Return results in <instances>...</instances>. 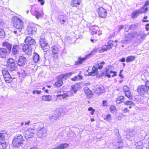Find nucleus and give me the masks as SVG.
<instances>
[{"label":"nucleus","mask_w":149,"mask_h":149,"mask_svg":"<svg viewBox=\"0 0 149 149\" xmlns=\"http://www.w3.org/2000/svg\"><path fill=\"white\" fill-rule=\"evenodd\" d=\"M2 46L6 48H0V58H5L10 53L12 45L8 42H4L2 43Z\"/></svg>","instance_id":"f257e3e1"},{"label":"nucleus","mask_w":149,"mask_h":149,"mask_svg":"<svg viewBox=\"0 0 149 149\" xmlns=\"http://www.w3.org/2000/svg\"><path fill=\"white\" fill-rule=\"evenodd\" d=\"M90 31L91 34L92 36L90 40L93 43L94 41L96 40V37L95 36H94V35L97 34L98 36H100L102 34V32L100 30L99 27L96 25H94L91 26L90 29Z\"/></svg>","instance_id":"f03ea898"},{"label":"nucleus","mask_w":149,"mask_h":149,"mask_svg":"<svg viewBox=\"0 0 149 149\" xmlns=\"http://www.w3.org/2000/svg\"><path fill=\"white\" fill-rule=\"evenodd\" d=\"M11 20L13 26L17 29H22L24 28V22L20 18L14 16L12 17Z\"/></svg>","instance_id":"7ed1b4c3"},{"label":"nucleus","mask_w":149,"mask_h":149,"mask_svg":"<svg viewBox=\"0 0 149 149\" xmlns=\"http://www.w3.org/2000/svg\"><path fill=\"white\" fill-rule=\"evenodd\" d=\"M24 140L23 136L21 134L18 135L13 140V144L15 148H18L20 146H22L23 144Z\"/></svg>","instance_id":"20e7f679"},{"label":"nucleus","mask_w":149,"mask_h":149,"mask_svg":"<svg viewBox=\"0 0 149 149\" xmlns=\"http://www.w3.org/2000/svg\"><path fill=\"white\" fill-rule=\"evenodd\" d=\"M117 42L116 40L115 41L109 40L108 42L107 45H105L102 47V50L104 52L111 49L113 46H117Z\"/></svg>","instance_id":"39448f33"},{"label":"nucleus","mask_w":149,"mask_h":149,"mask_svg":"<svg viewBox=\"0 0 149 149\" xmlns=\"http://www.w3.org/2000/svg\"><path fill=\"white\" fill-rule=\"evenodd\" d=\"M39 43L44 52H46L49 50L50 47L49 45L44 38H40Z\"/></svg>","instance_id":"423d86ee"},{"label":"nucleus","mask_w":149,"mask_h":149,"mask_svg":"<svg viewBox=\"0 0 149 149\" xmlns=\"http://www.w3.org/2000/svg\"><path fill=\"white\" fill-rule=\"evenodd\" d=\"M40 126H39L38 129V136L39 137H41L42 136L45 137L47 135V130L43 127V125L42 123H40Z\"/></svg>","instance_id":"0eeeda50"},{"label":"nucleus","mask_w":149,"mask_h":149,"mask_svg":"<svg viewBox=\"0 0 149 149\" xmlns=\"http://www.w3.org/2000/svg\"><path fill=\"white\" fill-rule=\"evenodd\" d=\"M33 130L31 129H26V130H22V132H23L24 136L26 139L27 140L29 138L31 139L34 136V134L33 132Z\"/></svg>","instance_id":"6e6552de"},{"label":"nucleus","mask_w":149,"mask_h":149,"mask_svg":"<svg viewBox=\"0 0 149 149\" xmlns=\"http://www.w3.org/2000/svg\"><path fill=\"white\" fill-rule=\"evenodd\" d=\"M99 16L101 18H105L107 15V11L105 8L99 7L97 10Z\"/></svg>","instance_id":"1a4fd4ad"},{"label":"nucleus","mask_w":149,"mask_h":149,"mask_svg":"<svg viewBox=\"0 0 149 149\" xmlns=\"http://www.w3.org/2000/svg\"><path fill=\"white\" fill-rule=\"evenodd\" d=\"M52 55L54 60L58 58V52L59 50L58 48L56 45H54L52 47Z\"/></svg>","instance_id":"9d476101"},{"label":"nucleus","mask_w":149,"mask_h":149,"mask_svg":"<svg viewBox=\"0 0 149 149\" xmlns=\"http://www.w3.org/2000/svg\"><path fill=\"white\" fill-rule=\"evenodd\" d=\"M102 66H93L91 72L90 73V75L92 76H94L95 74L97 75L99 72L97 69H102Z\"/></svg>","instance_id":"9b49d317"},{"label":"nucleus","mask_w":149,"mask_h":149,"mask_svg":"<svg viewBox=\"0 0 149 149\" xmlns=\"http://www.w3.org/2000/svg\"><path fill=\"white\" fill-rule=\"evenodd\" d=\"M91 54H88L85 56L84 58L79 57L77 61L75 62V65H77L82 64L89 57Z\"/></svg>","instance_id":"f8f14e48"},{"label":"nucleus","mask_w":149,"mask_h":149,"mask_svg":"<svg viewBox=\"0 0 149 149\" xmlns=\"http://www.w3.org/2000/svg\"><path fill=\"white\" fill-rule=\"evenodd\" d=\"M22 49L23 52L26 54L29 55L31 53L32 49L31 47L26 44L23 45Z\"/></svg>","instance_id":"ddd939ff"},{"label":"nucleus","mask_w":149,"mask_h":149,"mask_svg":"<svg viewBox=\"0 0 149 149\" xmlns=\"http://www.w3.org/2000/svg\"><path fill=\"white\" fill-rule=\"evenodd\" d=\"M137 90L139 94L142 95L147 92V88L145 85L139 86Z\"/></svg>","instance_id":"4468645a"},{"label":"nucleus","mask_w":149,"mask_h":149,"mask_svg":"<svg viewBox=\"0 0 149 149\" xmlns=\"http://www.w3.org/2000/svg\"><path fill=\"white\" fill-rule=\"evenodd\" d=\"M104 89L103 86L102 85H100L97 86L94 91L96 94L99 95L104 92Z\"/></svg>","instance_id":"2eb2a0df"},{"label":"nucleus","mask_w":149,"mask_h":149,"mask_svg":"<svg viewBox=\"0 0 149 149\" xmlns=\"http://www.w3.org/2000/svg\"><path fill=\"white\" fill-rule=\"evenodd\" d=\"M24 42L26 43V44L29 46L33 45L36 43L35 40L29 36H28L26 38Z\"/></svg>","instance_id":"dca6fc26"},{"label":"nucleus","mask_w":149,"mask_h":149,"mask_svg":"<svg viewBox=\"0 0 149 149\" xmlns=\"http://www.w3.org/2000/svg\"><path fill=\"white\" fill-rule=\"evenodd\" d=\"M109 73H113V74L111 76L112 77H113L115 76H116V72H113L111 70H109L107 69V67H106V70L104 72H103V75L105 76H107L109 78H110L111 77V75L109 74Z\"/></svg>","instance_id":"f3484780"},{"label":"nucleus","mask_w":149,"mask_h":149,"mask_svg":"<svg viewBox=\"0 0 149 149\" xmlns=\"http://www.w3.org/2000/svg\"><path fill=\"white\" fill-rule=\"evenodd\" d=\"M61 116V113L58 111L55 112L54 113L50 115L49 116V119L50 120L53 119L57 120Z\"/></svg>","instance_id":"a211bd4d"},{"label":"nucleus","mask_w":149,"mask_h":149,"mask_svg":"<svg viewBox=\"0 0 149 149\" xmlns=\"http://www.w3.org/2000/svg\"><path fill=\"white\" fill-rule=\"evenodd\" d=\"M26 62V57L23 56H19L18 61V65H25Z\"/></svg>","instance_id":"6ab92c4d"},{"label":"nucleus","mask_w":149,"mask_h":149,"mask_svg":"<svg viewBox=\"0 0 149 149\" xmlns=\"http://www.w3.org/2000/svg\"><path fill=\"white\" fill-rule=\"evenodd\" d=\"M84 90L88 98H91L93 97V94L91 90L87 87H86L84 88Z\"/></svg>","instance_id":"aec40b11"},{"label":"nucleus","mask_w":149,"mask_h":149,"mask_svg":"<svg viewBox=\"0 0 149 149\" xmlns=\"http://www.w3.org/2000/svg\"><path fill=\"white\" fill-rule=\"evenodd\" d=\"M63 79V78H61V77H59V75H58V81L55 82L54 84L55 87H58L62 86L63 84L62 81Z\"/></svg>","instance_id":"412c9836"},{"label":"nucleus","mask_w":149,"mask_h":149,"mask_svg":"<svg viewBox=\"0 0 149 149\" xmlns=\"http://www.w3.org/2000/svg\"><path fill=\"white\" fill-rule=\"evenodd\" d=\"M81 2V0H71L70 5L73 7H77L80 4Z\"/></svg>","instance_id":"4be33fe9"},{"label":"nucleus","mask_w":149,"mask_h":149,"mask_svg":"<svg viewBox=\"0 0 149 149\" xmlns=\"http://www.w3.org/2000/svg\"><path fill=\"white\" fill-rule=\"evenodd\" d=\"M80 87L79 85L78 84H76L74 85H72L71 86V91L72 93H76L77 91Z\"/></svg>","instance_id":"5701e85b"},{"label":"nucleus","mask_w":149,"mask_h":149,"mask_svg":"<svg viewBox=\"0 0 149 149\" xmlns=\"http://www.w3.org/2000/svg\"><path fill=\"white\" fill-rule=\"evenodd\" d=\"M6 83H11L13 80V79L15 78V77H11L10 74L6 76L3 77Z\"/></svg>","instance_id":"b1692460"},{"label":"nucleus","mask_w":149,"mask_h":149,"mask_svg":"<svg viewBox=\"0 0 149 149\" xmlns=\"http://www.w3.org/2000/svg\"><path fill=\"white\" fill-rule=\"evenodd\" d=\"M19 46L17 45H15L12 47V52L14 55H15L17 54L19 49Z\"/></svg>","instance_id":"393cba45"},{"label":"nucleus","mask_w":149,"mask_h":149,"mask_svg":"<svg viewBox=\"0 0 149 149\" xmlns=\"http://www.w3.org/2000/svg\"><path fill=\"white\" fill-rule=\"evenodd\" d=\"M8 65H15L16 64V61L13 58H9L7 62Z\"/></svg>","instance_id":"a878e982"},{"label":"nucleus","mask_w":149,"mask_h":149,"mask_svg":"<svg viewBox=\"0 0 149 149\" xmlns=\"http://www.w3.org/2000/svg\"><path fill=\"white\" fill-rule=\"evenodd\" d=\"M138 10L140 14L146 13L148 11V8L143 6Z\"/></svg>","instance_id":"bb28decb"},{"label":"nucleus","mask_w":149,"mask_h":149,"mask_svg":"<svg viewBox=\"0 0 149 149\" xmlns=\"http://www.w3.org/2000/svg\"><path fill=\"white\" fill-rule=\"evenodd\" d=\"M117 140L118 142L116 143V145L118 146V144H119L120 146H118V148L121 149L123 147V143L122 139L120 137H118L117 139Z\"/></svg>","instance_id":"cd10ccee"},{"label":"nucleus","mask_w":149,"mask_h":149,"mask_svg":"<svg viewBox=\"0 0 149 149\" xmlns=\"http://www.w3.org/2000/svg\"><path fill=\"white\" fill-rule=\"evenodd\" d=\"M68 146V144L66 143L64 144H61L60 145H58L56 146L57 149H64L66 148Z\"/></svg>","instance_id":"c85d7f7f"},{"label":"nucleus","mask_w":149,"mask_h":149,"mask_svg":"<svg viewBox=\"0 0 149 149\" xmlns=\"http://www.w3.org/2000/svg\"><path fill=\"white\" fill-rule=\"evenodd\" d=\"M135 59V57L134 56H127L126 59L127 62H130L134 61Z\"/></svg>","instance_id":"c756f323"},{"label":"nucleus","mask_w":149,"mask_h":149,"mask_svg":"<svg viewBox=\"0 0 149 149\" xmlns=\"http://www.w3.org/2000/svg\"><path fill=\"white\" fill-rule=\"evenodd\" d=\"M72 74V73L71 72L66 73L64 74H62L59 75V77H61V78L63 79H66L67 77H70Z\"/></svg>","instance_id":"7c9ffc66"},{"label":"nucleus","mask_w":149,"mask_h":149,"mask_svg":"<svg viewBox=\"0 0 149 149\" xmlns=\"http://www.w3.org/2000/svg\"><path fill=\"white\" fill-rule=\"evenodd\" d=\"M51 97L50 95H44L42 96V100L47 101H50L51 100Z\"/></svg>","instance_id":"2f4dec72"},{"label":"nucleus","mask_w":149,"mask_h":149,"mask_svg":"<svg viewBox=\"0 0 149 149\" xmlns=\"http://www.w3.org/2000/svg\"><path fill=\"white\" fill-rule=\"evenodd\" d=\"M124 97L123 96H120L119 97L116 101L117 103L120 104L123 101Z\"/></svg>","instance_id":"473e14b6"},{"label":"nucleus","mask_w":149,"mask_h":149,"mask_svg":"<svg viewBox=\"0 0 149 149\" xmlns=\"http://www.w3.org/2000/svg\"><path fill=\"white\" fill-rule=\"evenodd\" d=\"M139 12L138 10L133 11L131 14V17L132 18H134L136 17L140 13H139Z\"/></svg>","instance_id":"72a5a7b5"},{"label":"nucleus","mask_w":149,"mask_h":149,"mask_svg":"<svg viewBox=\"0 0 149 149\" xmlns=\"http://www.w3.org/2000/svg\"><path fill=\"white\" fill-rule=\"evenodd\" d=\"M10 71L12 72L14 71H16L17 68L15 66H8L7 67Z\"/></svg>","instance_id":"f704fd0d"},{"label":"nucleus","mask_w":149,"mask_h":149,"mask_svg":"<svg viewBox=\"0 0 149 149\" xmlns=\"http://www.w3.org/2000/svg\"><path fill=\"white\" fill-rule=\"evenodd\" d=\"M0 143L2 145L3 148H5L7 146L6 143L5 141L3 140H0Z\"/></svg>","instance_id":"c9c22d12"},{"label":"nucleus","mask_w":149,"mask_h":149,"mask_svg":"<svg viewBox=\"0 0 149 149\" xmlns=\"http://www.w3.org/2000/svg\"><path fill=\"white\" fill-rule=\"evenodd\" d=\"M135 134V132L133 130H129L127 134V135L130 136L131 137H133Z\"/></svg>","instance_id":"e433bc0d"},{"label":"nucleus","mask_w":149,"mask_h":149,"mask_svg":"<svg viewBox=\"0 0 149 149\" xmlns=\"http://www.w3.org/2000/svg\"><path fill=\"white\" fill-rule=\"evenodd\" d=\"M2 73L3 77H5V76H6L10 74L7 69L3 70L2 71Z\"/></svg>","instance_id":"4c0bfd02"},{"label":"nucleus","mask_w":149,"mask_h":149,"mask_svg":"<svg viewBox=\"0 0 149 149\" xmlns=\"http://www.w3.org/2000/svg\"><path fill=\"white\" fill-rule=\"evenodd\" d=\"M125 95L129 99H130L132 98V95L130 92V91H128L125 92Z\"/></svg>","instance_id":"58836bf2"},{"label":"nucleus","mask_w":149,"mask_h":149,"mask_svg":"<svg viewBox=\"0 0 149 149\" xmlns=\"http://www.w3.org/2000/svg\"><path fill=\"white\" fill-rule=\"evenodd\" d=\"M61 96L62 97V98L63 99H67V97H68V95L66 93H64L63 95H57V97H60Z\"/></svg>","instance_id":"ea45409f"},{"label":"nucleus","mask_w":149,"mask_h":149,"mask_svg":"<svg viewBox=\"0 0 149 149\" xmlns=\"http://www.w3.org/2000/svg\"><path fill=\"white\" fill-rule=\"evenodd\" d=\"M126 105H134V103L130 101H127L124 103Z\"/></svg>","instance_id":"a19ab883"},{"label":"nucleus","mask_w":149,"mask_h":149,"mask_svg":"<svg viewBox=\"0 0 149 149\" xmlns=\"http://www.w3.org/2000/svg\"><path fill=\"white\" fill-rule=\"evenodd\" d=\"M33 60L35 63L37 62V54L36 53H35L33 57Z\"/></svg>","instance_id":"79ce46f5"},{"label":"nucleus","mask_w":149,"mask_h":149,"mask_svg":"<svg viewBox=\"0 0 149 149\" xmlns=\"http://www.w3.org/2000/svg\"><path fill=\"white\" fill-rule=\"evenodd\" d=\"M4 32L3 30L0 28V38H2L4 36Z\"/></svg>","instance_id":"37998d69"},{"label":"nucleus","mask_w":149,"mask_h":149,"mask_svg":"<svg viewBox=\"0 0 149 149\" xmlns=\"http://www.w3.org/2000/svg\"><path fill=\"white\" fill-rule=\"evenodd\" d=\"M104 119L106 120L108 122L110 121L111 120V116L110 114L107 115L104 118Z\"/></svg>","instance_id":"c03bdc74"},{"label":"nucleus","mask_w":149,"mask_h":149,"mask_svg":"<svg viewBox=\"0 0 149 149\" xmlns=\"http://www.w3.org/2000/svg\"><path fill=\"white\" fill-rule=\"evenodd\" d=\"M4 133L0 132V138H1L3 140L4 139L5 137V135L6 133V132H4Z\"/></svg>","instance_id":"a18cd8bd"},{"label":"nucleus","mask_w":149,"mask_h":149,"mask_svg":"<svg viewBox=\"0 0 149 149\" xmlns=\"http://www.w3.org/2000/svg\"><path fill=\"white\" fill-rule=\"evenodd\" d=\"M88 110L89 111H91V113L92 115H93L94 114L95 110V109H93V108L92 107H90L88 108Z\"/></svg>","instance_id":"49530a36"},{"label":"nucleus","mask_w":149,"mask_h":149,"mask_svg":"<svg viewBox=\"0 0 149 149\" xmlns=\"http://www.w3.org/2000/svg\"><path fill=\"white\" fill-rule=\"evenodd\" d=\"M80 76L79 75H78L77 76H75L73 78H72L71 79V80L73 81H75L77 80H78L79 79V77H80Z\"/></svg>","instance_id":"de8ad7c7"},{"label":"nucleus","mask_w":149,"mask_h":149,"mask_svg":"<svg viewBox=\"0 0 149 149\" xmlns=\"http://www.w3.org/2000/svg\"><path fill=\"white\" fill-rule=\"evenodd\" d=\"M123 89L125 92L130 91L129 88L126 86L123 87Z\"/></svg>","instance_id":"09e8293b"},{"label":"nucleus","mask_w":149,"mask_h":149,"mask_svg":"<svg viewBox=\"0 0 149 149\" xmlns=\"http://www.w3.org/2000/svg\"><path fill=\"white\" fill-rule=\"evenodd\" d=\"M136 25L135 24H132L130 26L129 29L131 30L133 29L136 28Z\"/></svg>","instance_id":"8fccbe9b"},{"label":"nucleus","mask_w":149,"mask_h":149,"mask_svg":"<svg viewBox=\"0 0 149 149\" xmlns=\"http://www.w3.org/2000/svg\"><path fill=\"white\" fill-rule=\"evenodd\" d=\"M147 16H145L143 17V19H142V22H148V20H147Z\"/></svg>","instance_id":"3c124183"},{"label":"nucleus","mask_w":149,"mask_h":149,"mask_svg":"<svg viewBox=\"0 0 149 149\" xmlns=\"http://www.w3.org/2000/svg\"><path fill=\"white\" fill-rule=\"evenodd\" d=\"M136 146H143L142 143L141 141H139L138 142H137L136 144Z\"/></svg>","instance_id":"603ef678"},{"label":"nucleus","mask_w":149,"mask_h":149,"mask_svg":"<svg viewBox=\"0 0 149 149\" xmlns=\"http://www.w3.org/2000/svg\"><path fill=\"white\" fill-rule=\"evenodd\" d=\"M116 109V107L114 105H111L110 108V109L111 111H114Z\"/></svg>","instance_id":"864d4df0"},{"label":"nucleus","mask_w":149,"mask_h":149,"mask_svg":"<svg viewBox=\"0 0 149 149\" xmlns=\"http://www.w3.org/2000/svg\"><path fill=\"white\" fill-rule=\"evenodd\" d=\"M145 29L147 31L149 30V23L145 25Z\"/></svg>","instance_id":"5fc2aeb1"},{"label":"nucleus","mask_w":149,"mask_h":149,"mask_svg":"<svg viewBox=\"0 0 149 149\" xmlns=\"http://www.w3.org/2000/svg\"><path fill=\"white\" fill-rule=\"evenodd\" d=\"M122 111L124 113H126L128 112H129V110L127 109V108H126L122 110Z\"/></svg>","instance_id":"6e6d98bb"},{"label":"nucleus","mask_w":149,"mask_h":149,"mask_svg":"<svg viewBox=\"0 0 149 149\" xmlns=\"http://www.w3.org/2000/svg\"><path fill=\"white\" fill-rule=\"evenodd\" d=\"M38 1L40 3V4L41 5H42L44 4V0H38Z\"/></svg>","instance_id":"4d7b16f0"},{"label":"nucleus","mask_w":149,"mask_h":149,"mask_svg":"<svg viewBox=\"0 0 149 149\" xmlns=\"http://www.w3.org/2000/svg\"><path fill=\"white\" fill-rule=\"evenodd\" d=\"M149 5V0H147L145 2L144 4L143 5V6H144L145 7H146L147 6H148Z\"/></svg>","instance_id":"13d9d810"},{"label":"nucleus","mask_w":149,"mask_h":149,"mask_svg":"<svg viewBox=\"0 0 149 149\" xmlns=\"http://www.w3.org/2000/svg\"><path fill=\"white\" fill-rule=\"evenodd\" d=\"M107 104V101L104 100L103 101L102 105L103 106H106Z\"/></svg>","instance_id":"bf43d9fd"},{"label":"nucleus","mask_w":149,"mask_h":149,"mask_svg":"<svg viewBox=\"0 0 149 149\" xmlns=\"http://www.w3.org/2000/svg\"><path fill=\"white\" fill-rule=\"evenodd\" d=\"M124 28V26L123 25H120L119 26L118 28V30L119 31H120Z\"/></svg>","instance_id":"052dcab7"},{"label":"nucleus","mask_w":149,"mask_h":149,"mask_svg":"<svg viewBox=\"0 0 149 149\" xmlns=\"http://www.w3.org/2000/svg\"><path fill=\"white\" fill-rule=\"evenodd\" d=\"M123 71V70H120L119 75V76L120 77H121L122 78H123V77L122 76V75L121 74L122 72Z\"/></svg>","instance_id":"680f3d73"},{"label":"nucleus","mask_w":149,"mask_h":149,"mask_svg":"<svg viewBox=\"0 0 149 149\" xmlns=\"http://www.w3.org/2000/svg\"><path fill=\"white\" fill-rule=\"evenodd\" d=\"M143 146H136V148L137 149H142L143 148Z\"/></svg>","instance_id":"e2e57ef3"},{"label":"nucleus","mask_w":149,"mask_h":149,"mask_svg":"<svg viewBox=\"0 0 149 149\" xmlns=\"http://www.w3.org/2000/svg\"><path fill=\"white\" fill-rule=\"evenodd\" d=\"M125 59L124 58H123L119 60V61L121 62H124L125 61Z\"/></svg>","instance_id":"0e129e2a"},{"label":"nucleus","mask_w":149,"mask_h":149,"mask_svg":"<svg viewBox=\"0 0 149 149\" xmlns=\"http://www.w3.org/2000/svg\"><path fill=\"white\" fill-rule=\"evenodd\" d=\"M145 86L147 87V88H148V87H149V81H147L146 83V85Z\"/></svg>","instance_id":"69168bd1"},{"label":"nucleus","mask_w":149,"mask_h":149,"mask_svg":"<svg viewBox=\"0 0 149 149\" xmlns=\"http://www.w3.org/2000/svg\"><path fill=\"white\" fill-rule=\"evenodd\" d=\"M35 93L37 94V90H36L33 91V94H35Z\"/></svg>","instance_id":"338daca9"},{"label":"nucleus","mask_w":149,"mask_h":149,"mask_svg":"<svg viewBox=\"0 0 149 149\" xmlns=\"http://www.w3.org/2000/svg\"><path fill=\"white\" fill-rule=\"evenodd\" d=\"M30 123V121H29L28 122H26L25 123V125H28Z\"/></svg>","instance_id":"774afa93"}]
</instances>
